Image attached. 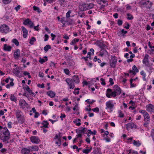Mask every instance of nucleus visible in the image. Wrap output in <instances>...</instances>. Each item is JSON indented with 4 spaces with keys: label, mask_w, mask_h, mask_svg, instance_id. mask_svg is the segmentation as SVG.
<instances>
[{
    "label": "nucleus",
    "mask_w": 154,
    "mask_h": 154,
    "mask_svg": "<svg viewBox=\"0 0 154 154\" xmlns=\"http://www.w3.org/2000/svg\"><path fill=\"white\" fill-rule=\"evenodd\" d=\"M140 74L143 76V79L145 81L146 80V73L144 71L142 70L140 72Z\"/></svg>",
    "instance_id": "42"
},
{
    "label": "nucleus",
    "mask_w": 154,
    "mask_h": 154,
    "mask_svg": "<svg viewBox=\"0 0 154 154\" xmlns=\"http://www.w3.org/2000/svg\"><path fill=\"white\" fill-rule=\"evenodd\" d=\"M131 149L125 150L124 152L122 153V154H131Z\"/></svg>",
    "instance_id": "43"
},
{
    "label": "nucleus",
    "mask_w": 154,
    "mask_h": 154,
    "mask_svg": "<svg viewBox=\"0 0 154 154\" xmlns=\"http://www.w3.org/2000/svg\"><path fill=\"white\" fill-rule=\"evenodd\" d=\"M9 80H10V84H8L6 85V87L8 88H10V87H13L14 85V84L13 82L14 80V79H11L10 78H7L5 80H3V81H5L6 83H8L9 82Z\"/></svg>",
    "instance_id": "13"
},
{
    "label": "nucleus",
    "mask_w": 154,
    "mask_h": 154,
    "mask_svg": "<svg viewBox=\"0 0 154 154\" xmlns=\"http://www.w3.org/2000/svg\"><path fill=\"white\" fill-rule=\"evenodd\" d=\"M103 139L107 142H110L111 141V139L109 137H105Z\"/></svg>",
    "instance_id": "60"
},
{
    "label": "nucleus",
    "mask_w": 154,
    "mask_h": 154,
    "mask_svg": "<svg viewBox=\"0 0 154 154\" xmlns=\"http://www.w3.org/2000/svg\"><path fill=\"white\" fill-rule=\"evenodd\" d=\"M109 134V132L108 131H106L104 132V134H102V136L103 137H105V135H106V136H107L108 134Z\"/></svg>",
    "instance_id": "61"
},
{
    "label": "nucleus",
    "mask_w": 154,
    "mask_h": 154,
    "mask_svg": "<svg viewBox=\"0 0 154 154\" xmlns=\"http://www.w3.org/2000/svg\"><path fill=\"white\" fill-rule=\"evenodd\" d=\"M9 31V28L8 26L5 24L1 25L0 26V32L2 33L6 34Z\"/></svg>",
    "instance_id": "7"
},
{
    "label": "nucleus",
    "mask_w": 154,
    "mask_h": 154,
    "mask_svg": "<svg viewBox=\"0 0 154 154\" xmlns=\"http://www.w3.org/2000/svg\"><path fill=\"white\" fill-rule=\"evenodd\" d=\"M133 82H132V80H130L131 88L137 86L136 84L133 83Z\"/></svg>",
    "instance_id": "46"
},
{
    "label": "nucleus",
    "mask_w": 154,
    "mask_h": 154,
    "mask_svg": "<svg viewBox=\"0 0 154 154\" xmlns=\"http://www.w3.org/2000/svg\"><path fill=\"white\" fill-rule=\"evenodd\" d=\"M136 128V125L133 123H129L127 125V130L129 128Z\"/></svg>",
    "instance_id": "20"
},
{
    "label": "nucleus",
    "mask_w": 154,
    "mask_h": 154,
    "mask_svg": "<svg viewBox=\"0 0 154 154\" xmlns=\"http://www.w3.org/2000/svg\"><path fill=\"white\" fill-rule=\"evenodd\" d=\"M20 51L19 49H17L14 52V56L15 59H18L20 57Z\"/></svg>",
    "instance_id": "22"
},
{
    "label": "nucleus",
    "mask_w": 154,
    "mask_h": 154,
    "mask_svg": "<svg viewBox=\"0 0 154 154\" xmlns=\"http://www.w3.org/2000/svg\"><path fill=\"white\" fill-rule=\"evenodd\" d=\"M36 41V39L34 37H32L29 40V43L31 45L34 44V43Z\"/></svg>",
    "instance_id": "36"
},
{
    "label": "nucleus",
    "mask_w": 154,
    "mask_h": 154,
    "mask_svg": "<svg viewBox=\"0 0 154 154\" xmlns=\"http://www.w3.org/2000/svg\"><path fill=\"white\" fill-rule=\"evenodd\" d=\"M133 144L134 146H139L141 144V143L139 140L136 141L135 140H134L133 142Z\"/></svg>",
    "instance_id": "33"
},
{
    "label": "nucleus",
    "mask_w": 154,
    "mask_h": 154,
    "mask_svg": "<svg viewBox=\"0 0 154 154\" xmlns=\"http://www.w3.org/2000/svg\"><path fill=\"white\" fill-rule=\"evenodd\" d=\"M92 149V147H91L90 149H84L82 150V152L84 153H85L86 154H88V153L91 152Z\"/></svg>",
    "instance_id": "39"
},
{
    "label": "nucleus",
    "mask_w": 154,
    "mask_h": 154,
    "mask_svg": "<svg viewBox=\"0 0 154 154\" xmlns=\"http://www.w3.org/2000/svg\"><path fill=\"white\" fill-rule=\"evenodd\" d=\"M72 13L71 10H69L66 14V16L67 18H69L70 16V14Z\"/></svg>",
    "instance_id": "48"
},
{
    "label": "nucleus",
    "mask_w": 154,
    "mask_h": 154,
    "mask_svg": "<svg viewBox=\"0 0 154 154\" xmlns=\"http://www.w3.org/2000/svg\"><path fill=\"white\" fill-rule=\"evenodd\" d=\"M66 22H67V24L68 25H73L74 23L73 20L71 19H69L67 20Z\"/></svg>",
    "instance_id": "37"
},
{
    "label": "nucleus",
    "mask_w": 154,
    "mask_h": 154,
    "mask_svg": "<svg viewBox=\"0 0 154 154\" xmlns=\"http://www.w3.org/2000/svg\"><path fill=\"white\" fill-rule=\"evenodd\" d=\"M44 58H45V59L40 58L38 61L39 62L41 63H43L47 61L48 60L47 57H44Z\"/></svg>",
    "instance_id": "34"
},
{
    "label": "nucleus",
    "mask_w": 154,
    "mask_h": 154,
    "mask_svg": "<svg viewBox=\"0 0 154 154\" xmlns=\"http://www.w3.org/2000/svg\"><path fill=\"white\" fill-rule=\"evenodd\" d=\"M72 79L74 82H75L76 83H78L80 82L78 76L74 75L72 78Z\"/></svg>",
    "instance_id": "30"
},
{
    "label": "nucleus",
    "mask_w": 154,
    "mask_h": 154,
    "mask_svg": "<svg viewBox=\"0 0 154 154\" xmlns=\"http://www.w3.org/2000/svg\"><path fill=\"white\" fill-rule=\"evenodd\" d=\"M30 139L31 142L34 143L38 144L39 143L40 141L38 137L35 136H32Z\"/></svg>",
    "instance_id": "16"
},
{
    "label": "nucleus",
    "mask_w": 154,
    "mask_h": 154,
    "mask_svg": "<svg viewBox=\"0 0 154 154\" xmlns=\"http://www.w3.org/2000/svg\"><path fill=\"white\" fill-rule=\"evenodd\" d=\"M117 61V60L115 56L112 57L109 60L110 66L111 67L113 68L116 67Z\"/></svg>",
    "instance_id": "8"
},
{
    "label": "nucleus",
    "mask_w": 154,
    "mask_h": 154,
    "mask_svg": "<svg viewBox=\"0 0 154 154\" xmlns=\"http://www.w3.org/2000/svg\"><path fill=\"white\" fill-rule=\"evenodd\" d=\"M17 119L19 122L23 123L24 122L25 119L24 116L23 115L21 117H20V118H18Z\"/></svg>",
    "instance_id": "27"
},
{
    "label": "nucleus",
    "mask_w": 154,
    "mask_h": 154,
    "mask_svg": "<svg viewBox=\"0 0 154 154\" xmlns=\"http://www.w3.org/2000/svg\"><path fill=\"white\" fill-rule=\"evenodd\" d=\"M10 99L11 101L15 102H16L17 100L16 97L14 94H13L10 95Z\"/></svg>",
    "instance_id": "28"
},
{
    "label": "nucleus",
    "mask_w": 154,
    "mask_h": 154,
    "mask_svg": "<svg viewBox=\"0 0 154 154\" xmlns=\"http://www.w3.org/2000/svg\"><path fill=\"white\" fill-rule=\"evenodd\" d=\"M54 139H57L59 142L61 141V136L60 135V133H58L56 135L54 138Z\"/></svg>",
    "instance_id": "26"
},
{
    "label": "nucleus",
    "mask_w": 154,
    "mask_h": 154,
    "mask_svg": "<svg viewBox=\"0 0 154 154\" xmlns=\"http://www.w3.org/2000/svg\"><path fill=\"white\" fill-rule=\"evenodd\" d=\"M65 81L67 84L69 88L72 89L75 87L74 81L72 79L68 78L65 79Z\"/></svg>",
    "instance_id": "6"
},
{
    "label": "nucleus",
    "mask_w": 154,
    "mask_h": 154,
    "mask_svg": "<svg viewBox=\"0 0 154 154\" xmlns=\"http://www.w3.org/2000/svg\"><path fill=\"white\" fill-rule=\"evenodd\" d=\"M100 81H101V84L103 85H106V83L105 79L103 78H102L100 79Z\"/></svg>",
    "instance_id": "55"
},
{
    "label": "nucleus",
    "mask_w": 154,
    "mask_h": 154,
    "mask_svg": "<svg viewBox=\"0 0 154 154\" xmlns=\"http://www.w3.org/2000/svg\"><path fill=\"white\" fill-rule=\"evenodd\" d=\"M132 70L136 73L138 72L139 70L137 69L135 65H134L132 68Z\"/></svg>",
    "instance_id": "47"
},
{
    "label": "nucleus",
    "mask_w": 154,
    "mask_h": 154,
    "mask_svg": "<svg viewBox=\"0 0 154 154\" xmlns=\"http://www.w3.org/2000/svg\"><path fill=\"white\" fill-rule=\"evenodd\" d=\"M33 8L34 11H37L38 13H40L42 12L40 10L39 8L36 6H33Z\"/></svg>",
    "instance_id": "45"
},
{
    "label": "nucleus",
    "mask_w": 154,
    "mask_h": 154,
    "mask_svg": "<svg viewBox=\"0 0 154 154\" xmlns=\"http://www.w3.org/2000/svg\"><path fill=\"white\" fill-rule=\"evenodd\" d=\"M129 72L131 74V75H135L136 74V73L132 70H130L129 71Z\"/></svg>",
    "instance_id": "53"
},
{
    "label": "nucleus",
    "mask_w": 154,
    "mask_h": 154,
    "mask_svg": "<svg viewBox=\"0 0 154 154\" xmlns=\"http://www.w3.org/2000/svg\"><path fill=\"white\" fill-rule=\"evenodd\" d=\"M146 110L147 111L151 112L154 113V106L152 104L146 106Z\"/></svg>",
    "instance_id": "15"
},
{
    "label": "nucleus",
    "mask_w": 154,
    "mask_h": 154,
    "mask_svg": "<svg viewBox=\"0 0 154 154\" xmlns=\"http://www.w3.org/2000/svg\"><path fill=\"white\" fill-rule=\"evenodd\" d=\"M133 137H131L127 139V143H131L132 141L133 140Z\"/></svg>",
    "instance_id": "49"
},
{
    "label": "nucleus",
    "mask_w": 154,
    "mask_h": 154,
    "mask_svg": "<svg viewBox=\"0 0 154 154\" xmlns=\"http://www.w3.org/2000/svg\"><path fill=\"white\" fill-rule=\"evenodd\" d=\"M0 139L3 142L8 143V141L10 138V133L6 127H4L1 129Z\"/></svg>",
    "instance_id": "1"
},
{
    "label": "nucleus",
    "mask_w": 154,
    "mask_h": 154,
    "mask_svg": "<svg viewBox=\"0 0 154 154\" xmlns=\"http://www.w3.org/2000/svg\"><path fill=\"white\" fill-rule=\"evenodd\" d=\"M85 110L87 111H90L91 110L90 105L87 106L85 108Z\"/></svg>",
    "instance_id": "56"
},
{
    "label": "nucleus",
    "mask_w": 154,
    "mask_h": 154,
    "mask_svg": "<svg viewBox=\"0 0 154 154\" xmlns=\"http://www.w3.org/2000/svg\"><path fill=\"white\" fill-rule=\"evenodd\" d=\"M149 55L147 54H146L145 57L143 60V63L146 66H148L149 67V71H151L153 69V68L150 65V64L148 58Z\"/></svg>",
    "instance_id": "5"
},
{
    "label": "nucleus",
    "mask_w": 154,
    "mask_h": 154,
    "mask_svg": "<svg viewBox=\"0 0 154 154\" xmlns=\"http://www.w3.org/2000/svg\"><path fill=\"white\" fill-rule=\"evenodd\" d=\"M127 16H128L127 19L128 20H132L133 19L132 15L130 14H128Z\"/></svg>",
    "instance_id": "51"
},
{
    "label": "nucleus",
    "mask_w": 154,
    "mask_h": 154,
    "mask_svg": "<svg viewBox=\"0 0 154 154\" xmlns=\"http://www.w3.org/2000/svg\"><path fill=\"white\" fill-rule=\"evenodd\" d=\"M68 0H60L59 3L60 5L63 7H66L67 6Z\"/></svg>",
    "instance_id": "19"
},
{
    "label": "nucleus",
    "mask_w": 154,
    "mask_h": 154,
    "mask_svg": "<svg viewBox=\"0 0 154 154\" xmlns=\"http://www.w3.org/2000/svg\"><path fill=\"white\" fill-rule=\"evenodd\" d=\"M91 110H92L94 112H98L99 111V109L97 107L94 109H92Z\"/></svg>",
    "instance_id": "54"
},
{
    "label": "nucleus",
    "mask_w": 154,
    "mask_h": 154,
    "mask_svg": "<svg viewBox=\"0 0 154 154\" xmlns=\"http://www.w3.org/2000/svg\"><path fill=\"white\" fill-rule=\"evenodd\" d=\"M51 48V46L49 45H47L44 47V50L45 52H47L49 49H50Z\"/></svg>",
    "instance_id": "40"
},
{
    "label": "nucleus",
    "mask_w": 154,
    "mask_h": 154,
    "mask_svg": "<svg viewBox=\"0 0 154 154\" xmlns=\"http://www.w3.org/2000/svg\"><path fill=\"white\" fill-rule=\"evenodd\" d=\"M60 117L61 119L62 120H63V118H65L66 117V115L64 114L61 113Z\"/></svg>",
    "instance_id": "63"
},
{
    "label": "nucleus",
    "mask_w": 154,
    "mask_h": 154,
    "mask_svg": "<svg viewBox=\"0 0 154 154\" xmlns=\"http://www.w3.org/2000/svg\"><path fill=\"white\" fill-rule=\"evenodd\" d=\"M42 124V126L41 127L42 128H47L49 123L47 121H43Z\"/></svg>",
    "instance_id": "35"
},
{
    "label": "nucleus",
    "mask_w": 154,
    "mask_h": 154,
    "mask_svg": "<svg viewBox=\"0 0 154 154\" xmlns=\"http://www.w3.org/2000/svg\"><path fill=\"white\" fill-rule=\"evenodd\" d=\"M106 97L108 98H111L112 97H115L116 95L113 91L112 89L108 88L106 94Z\"/></svg>",
    "instance_id": "9"
},
{
    "label": "nucleus",
    "mask_w": 154,
    "mask_h": 154,
    "mask_svg": "<svg viewBox=\"0 0 154 154\" xmlns=\"http://www.w3.org/2000/svg\"><path fill=\"white\" fill-rule=\"evenodd\" d=\"M12 49V47L6 44H5L3 45V50L6 51H10Z\"/></svg>",
    "instance_id": "18"
},
{
    "label": "nucleus",
    "mask_w": 154,
    "mask_h": 154,
    "mask_svg": "<svg viewBox=\"0 0 154 154\" xmlns=\"http://www.w3.org/2000/svg\"><path fill=\"white\" fill-rule=\"evenodd\" d=\"M11 42L14 44L16 46H18L19 45V43L18 41L16 38L13 39L12 40Z\"/></svg>",
    "instance_id": "41"
},
{
    "label": "nucleus",
    "mask_w": 154,
    "mask_h": 154,
    "mask_svg": "<svg viewBox=\"0 0 154 154\" xmlns=\"http://www.w3.org/2000/svg\"><path fill=\"white\" fill-rule=\"evenodd\" d=\"M139 112L143 115L144 122H150V117L149 114L144 110L140 109Z\"/></svg>",
    "instance_id": "4"
},
{
    "label": "nucleus",
    "mask_w": 154,
    "mask_h": 154,
    "mask_svg": "<svg viewBox=\"0 0 154 154\" xmlns=\"http://www.w3.org/2000/svg\"><path fill=\"white\" fill-rule=\"evenodd\" d=\"M28 148L30 150H31V151H37L39 149L38 147L37 146H29L28 147Z\"/></svg>",
    "instance_id": "25"
},
{
    "label": "nucleus",
    "mask_w": 154,
    "mask_h": 154,
    "mask_svg": "<svg viewBox=\"0 0 154 154\" xmlns=\"http://www.w3.org/2000/svg\"><path fill=\"white\" fill-rule=\"evenodd\" d=\"M30 151L29 149L24 148L21 150V152L23 154H29Z\"/></svg>",
    "instance_id": "24"
},
{
    "label": "nucleus",
    "mask_w": 154,
    "mask_h": 154,
    "mask_svg": "<svg viewBox=\"0 0 154 154\" xmlns=\"http://www.w3.org/2000/svg\"><path fill=\"white\" fill-rule=\"evenodd\" d=\"M95 101L94 100H91L90 99H88L85 101V102H87L89 104H92Z\"/></svg>",
    "instance_id": "52"
},
{
    "label": "nucleus",
    "mask_w": 154,
    "mask_h": 154,
    "mask_svg": "<svg viewBox=\"0 0 154 154\" xmlns=\"http://www.w3.org/2000/svg\"><path fill=\"white\" fill-rule=\"evenodd\" d=\"M23 24L25 25H29L30 28L33 27L34 24L33 23L29 18L27 19L23 22Z\"/></svg>",
    "instance_id": "14"
},
{
    "label": "nucleus",
    "mask_w": 154,
    "mask_h": 154,
    "mask_svg": "<svg viewBox=\"0 0 154 154\" xmlns=\"http://www.w3.org/2000/svg\"><path fill=\"white\" fill-rule=\"evenodd\" d=\"M112 90L117 96L119 95L121 93V89L117 85H115L114 86Z\"/></svg>",
    "instance_id": "12"
},
{
    "label": "nucleus",
    "mask_w": 154,
    "mask_h": 154,
    "mask_svg": "<svg viewBox=\"0 0 154 154\" xmlns=\"http://www.w3.org/2000/svg\"><path fill=\"white\" fill-rule=\"evenodd\" d=\"M79 131L83 133H85L86 132V129L85 128L81 127L79 128Z\"/></svg>",
    "instance_id": "50"
},
{
    "label": "nucleus",
    "mask_w": 154,
    "mask_h": 154,
    "mask_svg": "<svg viewBox=\"0 0 154 154\" xmlns=\"http://www.w3.org/2000/svg\"><path fill=\"white\" fill-rule=\"evenodd\" d=\"M47 94V95L51 98L54 97L55 95V93L52 91H48Z\"/></svg>",
    "instance_id": "23"
},
{
    "label": "nucleus",
    "mask_w": 154,
    "mask_h": 154,
    "mask_svg": "<svg viewBox=\"0 0 154 154\" xmlns=\"http://www.w3.org/2000/svg\"><path fill=\"white\" fill-rule=\"evenodd\" d=\"M118 116L120 118H123L124 116V114L122 111L119 110L118 111Z\"/></svg>",
    "instance_id": "38"
},
{
    "label": "nucleus",
    "mask_w": 154,
    "mask_h": 154,
    "mask_svg": "<svg viewBox=\"0 0 154 154\" xmlns=\"http://www.w3.org/2000/svg\"><path fill=\"white\" fill-rule=\"evenodd\" d=\"M93 7L92 4L83 3L79 6L80 9L81 11H85L88 9H91Z\"/></svg>",
    "instance_id": "3"
},
{
    "label": "nucleus",
    "mask_w": 154,
    "mask_h": 154,
    "mask_svg": "<svg viewBox=\"0 0 154 154\" xmlns=\"http://www.w3.org/2000/svg\"><path fill=\"white\" fill-rule=\"evenodd\" d=\"M16 117L17 119L18 118H20V117H21L23 115L20 111L18 110L16 112Z\"/></svg>",
    "instance_id": "32"
},
{
    "label": "nucleus",
    "mask_w": 154,
    "mask_h": 154,
    "mask_svg": "<svg viewBox=\"0 0 154 154\" xmlns=\"http://www.w3.org/2000/svg\"><path fill=\"white\" fill-rule=\"evenodd\" d=\"M80 119H74L73 121V122L77 126H79L81 125V123L80 122Z\"/></svg>",
    "instance_id": "29"
},
{
    "label": "nucleus",
    "mask_w": 154,
    "mask_h": 154,
    "mask_svg": "<svg viewBox=\"0 0 154 154\" xmlns=\"http://www.w3.org/2000/svg\"><path fill=\"white\" fill-rule=\"evenodd\" d=\"M79 39L75 38L71 41V42L70 43V44L72 45H74L76 43L78 42L79 41Z\"/></svg>",
    "instance_id": "31"
},
{
    "label": "nucleus",
    "mask_w": 154,
    "mask_h": 154,
    "mask_svg": "<svg viewBox=\"0 0 154 154\" xmlns=\"http://www.w3.org/2000/svg\"><path fill=\"white\" fill-rule=\"evenodd\" d=\"M64 72L67 75H68L69 73V71L67 69H65L64 70Z\"/></svg>",
    "instance_id": "62"
},
{
    "label": "nucleus",
    "mask_w": 154,
    "mask_h": 154,
    "mask_svg": "<svg viewBox=\"0 0 154 154\" xmlns=\"http://www.w3.org/2000/svg\"><path fill=\"white\" fill-rule=\"evenodd\" d=\"M116 104L113 103L112 100H109L106 103V109L109 110L108 112H112L114 108V105Z\"/></svg>",
    "instance_id": "2"
},
{
    "label": "nucleus",
    "mask_w": 154,
    "mask_h": 154,
    "mask_svg": "<svg viewBox=\"0 0 154 154\" xmlns=\"http://www.w3.org/2000/svg\"><path fill=\"white\" fill-rule=\"evenodd\" d=\"M98 3L99 4H101L102 3H106L107 2L105 0H97Z\"/></svg>",
    "instance_id": "44"
},
{
    "label": "nucleus",
    "mask_w": 154,
    "mask_h": 154,
    "mask_svg": "<svg viewBox=\"0 0 154 154\" xmlns=\"http://www.w3.org/2000/svg\"><path fill=\"white\" fill-rule=\"evenodd\" d=\"M21 29L23 32V36L24 38H26L28 35V31L27 29L23 26H22Z\"/></svg>",
    "instance_id": "17"
},
{
    "label": "nucleus",
    "mask_w": 154,
    "mask_h": 154,
    "mask_svg": "<svg viewBox=\"0 0 154 154\" xmlns=\"http://www.w3.org/2000/svg\"><path fill=\"white\" fill-rule=\"evenodd\" d=\"M145 4L148 5V6H151L152 4V3L149 0H147L145 2Z\"/></svg>",
    "instance_id": "58"
},
{
    "label": "nucleus",
    "mask_w": 154,
    "mask_h": 154,
    "mask_svg": "<svg viewBox=\"0 0 154 154\" xmlns=\"http://www.w3.org/2000/svg\"><path fill=\"white\" fill-rule=\"evenodd\" d=\"M19 105L21 108L26 109L28 108V104L26 101L23 99H20L19 101Z\"/></svg>",
    "instance_id": "10"
},
{
    "label": "nucleus",
    "mask_w": 154,
    "mask_h": 154,
    "mask_svg": "<svg viewBox=\"0 0 154 154\" xmlns=\"http://www.w3.org/2000/svg\"><path fill=\"white\" fill-rule=\"evenodd\" d=\"M92 153L93 154H102L101 149L99 147L94 148Z\"/></svg>",
    "instance_id": "21"
},
{
    "label": "nucleus",
    "mask_w": 154,
    "mask_h": 154,
    "mask_svg": "<svg viewBox=\"0 0 154 154\" xmlns=\"http://www.w3.org/2000/svg\"><path fill=\"white\" fill-rule=\"evenodd\" d=\"M23 88L25 91V93L23 94V95L24 96H26L25 95V92L26 91H27L28 92V93L30 95H32V96L33 97L35 96V95L34 94V93L32 92V91L30 89L29 86H28L27 85H24L23 86Z\"/></svg>",
    "instance_id": "11"
},
{
    "label": "nucleus",
    "mask_w": 154,
    "mask_h": 154,
    "mask_svg": "<svg viewBox=\"0 0 154 154\" xmlns=\"http://www.w3.org/2000/svg\"><path fill=\"white\" fill-rule=\"evenodd\" d=\"M151 136L154 142V129H152L151 131Z\"/></svg>",
    "instance_id": "64"
},
{
    "label": "nucleus",
    "mask_w": 154,
    "mask_h": 154,
    "mask_svg": "<svg viewBox=\"0 0 154 154\" xmlns=\"http://www.w3.org/2000/svg\"><path fill=\"white\" fill-rule=\"evenodd\" d=\"M3 3L5 4H8L10 3L12 0H2Z\"/></svg>",
    "instance_id": "57"
},
{
    "label": "nucleus",
    "mask_w": 154,
    "mask_h": 154,
    "mask_svg": "<svg viewBox=\"0 0 154 154\" xmlns=\"http://www.w3.org/2000/svg\"><path fill=\"white\" fill-rule=\"evenodd\" d=\"M37 86L38 87L40 88H43L45 87L44 84L43 83H42L41 85L40 84H38Z\"/></svg>",
    "instance_id": "59"
}]
</instances>
